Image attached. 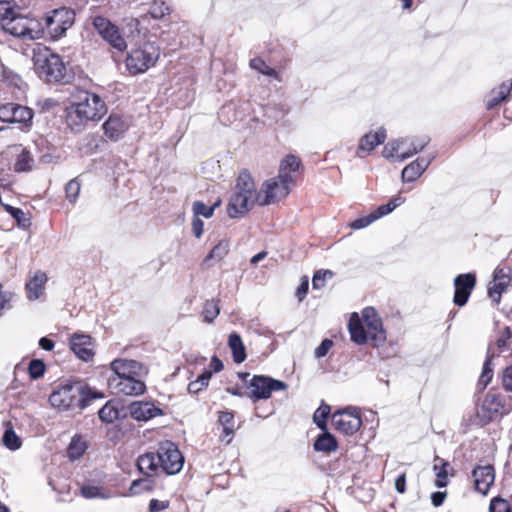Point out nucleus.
<instances>
[{"instance_id":"52","label":"nucleus","mask_w":512,"mask_h":512,"mask_svg":"<svg viewBox=\"0 0 512 512\" xmlns=\"http://www.w3.org/2000/svg\"><path fill=\"white\" fill-rule=\"evenodd\" d=\"M374 221H376V217H374V215H372L370 213L367 216H363V217H360V218L354 220L350 224V226L352 229H355V230L363 229V228L369 226L370 224H372Z\"/></svg>"},{"instance_id":"61","label":"nucleus","mask_w":512,"mask_h":512,"mask_svg":"<svg viewBox=\"0 0 512 512\" xmlns=\"http://www.w3.org/2000/svg\"><path fill=\"white\" fill-rule=\"evenodd\" d=\"M503 386L507 391H512V365L504 370Z\"/></svg>"},{"instance_id":"39","label":"nucleus","mask_w":512,"mask_h":512,"mask_svg":"<svg viewBox=\"0 0 512 512\" xmlns=\"http://www.w3.org/2000/svg\"><path fill=\"white\" fill-rule=\"evenodd\" d=\"M250 67L259 71L261 74L267 75L269 77H273L275 79L280 80L279 73L269 67L262 59L260 58H254L250 61Z\"/></svg>"},{"instance_id":"34","label":"nucleus","mask_w":512,"mask_h":512,"mask_svg":"<svg viewBox=\"0 0 512 512\" xmlns=\"http://www.w3.org/2000/svg\"><path fill=\"white\" fill-rule=\"evenodd\" d=\"M406 143L407 139L404 138L388 142L383 148V157H385L386 159H393L397 161V155H401V153L399 152L403 150Z\"/></svg>"},{"instance_id":"50","label":"nucleus","mask_w":512,"mask_h":512,"mask_svg":"<svg viewBox=\"0 0 512 512\" xmlns=\"http://www.w3.org/2000/svg\"><path fill=\"white\" fill-rule=\"evenodd\" d=\"M67 199L74 203L80 193V183L77 179L69 181L65 187Z\"/></svg>"},{"instance_id":"11","label":"nucleus","mask_w":512,"mask_h":512,"mask_svg":"<svg viewBox=\"0 0 512 512\" xmlns=\"http://www.w3.org/2000/svg\"><path fill=\"white\" fill-rule=\"evenodd\" d=\"M92 25L100 37L111 47L118 51H124L127 44L121 35L119 28L108 18L97 15L92 17Z\"/></svg>"},{"instance_id":"56","label":"nucleus","mask_w":512,"mask_h":512,"mask_svg":"<svg viewBox=\"0 0 512 512\" xmlns=\"http://www.w3.org/2000/svg\"><path fill=\"white\" fill-rule=\"evenodd\" d=\"M81 494L85 498L91 499L96 497H102L100 489L96 486L86 485L81 487Z\"/></svg>"},{"instance_id":"57","label":"nucleus","mask_w":512,"mask_h":512,"mask_svg":"<svg viewBox=\"0 0 512 512\" xmlns=\"http://www.w3.org/2000/svg\"><path fill=\"white\" fill-rule=\"evenodd\" d=\"M14 12L15 11L13 10V8L11 7L9 2L0 1V21H1V26H3L4 19L6 17L10 18Z\"/></svg>"},{"instance_id":"28","label":"nucleus","mask_w":512,"mask_h":512,"mask_svg":"<svg viewBox=\"0 0 512 512\" xmlns=\"http://www.w3.org/2000/svg\"><path fill=\"white\" fill-rule=\"evenodd\" d=\"M301 166L300 159L295 155H287L281 162L279 167L280 178H289V181L294 183L293 173L298 171Z\"/></svg>"},{"instance_id":"55","label":"nucleus","mask_w":512,"mask_h":512,"mask_svg":"<svg viewBox=\"0 0 512 512\" xmlns=\"http://www.w3.org/2000/svg\"><path fill=\"white\" fill-rule=\"evenodd\" d=\"M333 346V341L330 339H324L321 344L315 349V357L322 358L327 355L331 347Z\"/></svg>"},{"instance_id":"41","label":"nucleus","mask_w":512,"mask_h":512,"mask_svg":"<svg viewBox=\"0 0 512 512\" xmlns=\"http://www.w3.org/2000/svg\"><path fill=\"white\" fill-rule=\"evenodd\" d=\"M219 313H220V308L215 301H213V300L207 301L204 304L202 316H203V320L205 322L212 323L214 321V319L219 315Z\"/></svg>"},{"instance_id":"46","label":"nucleus","mask_w":512,"mask_h":512,"mask_svg":"<svg viewBox=\"0 0 512 512\" xmlns=\"http://www.w3.org/2000/svg\"><path fill=\"white\" fill-rule=\"evenodd\" d=\"M333 277L331 270H319L312 278V286L314 289H321L325 286L326 280Z\"/></svg>"},{"instance_id":"23","label":"nucleus","mask_w":512,"mask_h":512,"mask_svg":"<svg viewBox=\"0 0 512 512\" xmlns=\"http://www.w3.org/2000/svg\"><path fill=\"white\" fill-rule=\"evenodd\" d=\"M131 417L137 421H148L162 414V410L151 402L136 401L128 406Z\"/></svg>"},{"instance_id":"45","label":"nucleus","mask_w":512,"mask_h":512,"mask_svg":"<svg viewBox=\"0 0 512 512\" xmlns=\"http://www.w3.org/2000/svg\"><path fill=\"white\" fill-rule=\"evenodd\" d=\"M152 481L148 478L134 480L130 485V493L132 495L140 494L143 491L152 490Z\"/></svg>"},{"instance_id":"6","label":"nucleus","mask_w":512,"mask_h":512,"mask_svg":"<svg viewBox=\"0 0 512 512\" xmlns=\"http://www.w3.org/2000/svg\"><path fill=\"white\" fill-rule=\"evenodd\" d=\"M159 56V47L154 42H146L128 54L126 67L131 74L144 73L157 62Z\"/></svg>"},{"instance_id":"58","label":"nucleus","mask_w":512,"mask_h":512,"mask_svg":"<svg viewBox=\"0 0 512 512\" xmlns=\"http://www.w3.org/2000/svg\"><path fill=\"white\" fill-rule=\"evenodd\" d=\"M218 422L221 426L234 425V415L232 412L223 411L219 413Z\"/></svg>"},{"instance_id":"64","label":"nucleus","mask_w":512,"mask_h":512,"mask_svg":"<svg viewBox=\"0 0 512 512\" xmlns=\"http://www.w3.org/2000/svg\"><path fill=\"white\" fill-rule=\"evenodd\" d=\"M445 498H446V492L437 491V492L432 493L431 502H432L433 506L439 507L443 504Z\"/></svg>"},{"instance_id":"30","label":"nucleus","mask_w":512,"mask_h":512,"mask_svg":"<svg viewBox=\"0 0 512 512\" xmlns=\"http://www.w3.org/2000/svg\"><path fill=\"white\" fill-rule=\"evenodd\" d=\"M228 346L232 351L233 360L235 363H242L246 359V351L240 335L233 332L229 335Z\"/></svg>"},{"instance_id":"27","label":"nucleus","mask_w":512,"mask_h":512,"mask_svg":"<svg viewBox=\"0 0 512 512\" xmlns=\"http://www.w3.org/2000/svg\"><path fill=\"white\" fill-rule=\"evenodd\" d=\"M137 468L142 474L151 476L152 473L159 469L157 452H147L139 456L137 459Z\"/></svg>"},{"instance_id":"47","label":"nucleus","mask_w":512,"mask_h":512,"mask_svg":"<svg viewBox=\"0 0 512 512\" xmlns=\"http://www.w3.org/2000/svg\"><path fill=\"white\" fill-rule=\"evenodd\" d=\"M16 295L11 291H4L2 285H0V316L4 310L12 308V302Z\"/></svg>"},{"instance_id":"19","label":"nucleus","mask_w":512,"mask_h":512,"mask_svg":"<svg viewBox=\"0 0 512 512\" xmlns=\"http://www.w3.org/2000/svg\"><path fill=\"white\" fill-rule=\"evenodd\" d=\"M112 377L131 378L146 373L144 366L136 360L116 359L111 363Z\"/></svg>"},{"instance_id":"35","label":"nucleus","mask_w":512,"mask_h":512,"mask_svg":"<svg viewBox=\"0 0 512 512\" xmlns=\"http://www.w3.org/2000/svg\"><path fill=\"white\" fill-rule=\"evenodd\" d=\"M99 419L105 423H112L120 416L119 409L112 401H108L98 412Z\"/></svg>"},{"instance_id":"49","label":"nucleus","mask_w":512,"mask_h":512,"mask_svg":"<svg viewBox=\"0 0 512 512\" xmlns=\"http://www.w3.org/2000/svg\"><path fill=\"white\" fill-rule=\"evenodd\" d=\"M2 80L7 84L17 88H20L22 85L21 77L14 71L7 68H3L2 70Z\"/></svg>"},{"instance_id":"12","label":"nucleus","mask_w":512,"mask_h":512,"mask_svg":"<svg viewBox=\"0 0 512 512\" xmlns=\"http://www.w3.org/2000/svg\"><path fill=\"white\" fill-rule=\"evenodd\" d=\"M292 184L293 182L289 181V178H280V175L265 181L261 188L265 196L259 201V204L269 205L285 198L290 193Z\"/></svg>"},{"instance_id":"22","label":"nucleus","mask_w":512,"mask_h":512,"mask_svg":"<svg viewBox=\"0 0 512 512\" xmlns=\"http://www.w3.org/2000/svg\"><path fill=\"white\" fill-rule=\"evenodd\" d=\"M475 488L482 494H487L495 480V471L492 465L477 466L472 472Z\"/></svg>"},{"instance_id":"26","label":"nucleus","mask_w":512,"mask_h":512,"mask_svg":"<svg viewBox=\"0 0 512 512\" xmlns=\"http://www.w3.org/2000/svg\"><path fill=\"white\" fill-rule=\"evenodd\" d=\"M47 280V275L43 271L38 270L34 273L25 286L28 300L35 301L42 296Z\"/></svg>"},{"instance_id":"24","label":"nucleus","mask_w":512,"mask_h":512,"mask_svg":"<svg viewBox=\"0 0 512 512\" xmlns=\"http://www.w3.org/2000/svg\"><path fill=\"white\" fill-rule=\"evenodd\" d=\"M128 127V122L117 114H111L103 124L104 134L112 141L119 140Z\"/></svg>"},{"instance_id":"4","label":"nucleus","mask_w":512,"mask_h":512,"mask_svg":"<svg viewBox=\"0 0 512 512\" xmlns=\"http://www.w3.org/2000/svg\"><path fill=\"white\" fill-rule=\"evenodd\" d=\"M259 201L261 200L250 173L247 170H242L238 175L235 191L227 207L228 215L231 218L243 216Z\"/></svg>"},{"instance_id":"31","label":"nucleus","mask_w":512,"mask_h":512,"mask_svg":"<svg viewBox=\"0 0 512 512\" xmlns=\"http://www.w3.org/2000/svg\"><path fill=\"white\" fill-rule=\"evenodd\" d=\"M448 468H450L449 462L440 458L439 456H435L433 470L436 474L435 486L439 488L446 487L448 484Z\"/></svg>"},{"instance_id":"62","label":"nucleus","mask_w":512,"mask_h":512,"mask_svg":"<svg viewBox=\"0 0 512 512\" xmlns=\"http://www.w3.org/2000/svg\"><path fill=\"white\" fill-rule=\"evenodd\" d=\"M308 288H309L308 279L306 277H304L296 291V296L299 299V301H302L304 299V297L306 296V294L308 292Z\"/></svg>"},{"instance_id":"18","label":"nucleus","mask_w":512,"mask_h":512,"mask_svg":"<svg viewBox=\"0 0 512 512\" xmlns=\"http://www.w3.org/2000/svg\"><path fill=\"white\" fill-rule=\"evenodd\" d=\"M504 408L503 402L499 395L488 393L481 406L477 408V416L481 419L482 422L488 423L495 419L499 414H501V410Z\"/></svg>"},{"instance_id":"42","label":"nucleus","mask_w":512,"mask_h":512,"mask_svg":"<svg viewBox=\"0 0 512 512\" xmlns=\"http://www.w3.org/2000/svg\"><path fill=\"white\" fill-rule=\"evenodd\" d=\"M331 412V407L327 404H322L314 413L313 420L315 424L322 430L327 429L326 419Z\"/></svg>"},{"instance_id":"38","label":"nucleus","mask_w":512,"mask_h":512,"mask_svg":"<svg viewBox=\"0 0 512 512\" xmlns=\"http://www.w3.org/2000/svg\"><path fill=\"white\" fill-rule=\"evenodd\" d=\"M220 205V201H217L211 206H207L202 201H195L192 205V211L194 216L198 217L203 216L205 218H211L214 214V210L216 207Z\"/></svg>"},{"instance_id":"15","label":"nucleus","mask_w":512,"mask_h":512,"mask_svg":"<svg viewBox=\"0 0 512 512\" xmlns=\"http://www.w3.org/2000/svg\"><path fill=\"white\" fill-rule=\"evenodd\" d=\"M108 386L117 395L137 396L145 392L146 386L137 377H109Z\"/></svg>"},{"instance_id":"53","label":"nucleus","mask_w":512,"mask_h":512,"mask_svg":"<svg viewBox=\"0 0 512 512\" xmlns=\"http://www.w3.org/2000/svg\"><path fill=\"white\" fill-rule=\"evenodd\" d=\"M169 12V7L163 2L155 1L151 6V15L153 18L159 19L162 18Z\"/></svg>"},{"instance_id":"37","label":"nucleus","mask_w":512,"mask_h":512,"mask_svg":"<svg viewBox=\"0 0 512 512\" xmlns=\"http://www.w3.org/2000/svg\"><path fill=\"white\" fill-rule=\"evenodd\" d=\"M34 160L29 151L23 149L17 156L14 164V170L16 172H28L33 167Z\"/></svg>"},{"instance_id":"44","label":"nucleus","mask_w":512,"mask_h":512,"mask_svg":"<svg viewBox=\"0 0 512 512\" xmlns=\"http://www.w3.org/2000/svg\"><path fill=\"white\" fill-rule=\"evenodd\" d=\"M46 370V365L43 360L33 359L29 362L28 373L32 379L41 378Z\"/></svg>"},{"instance_id":"14","label":"nucleus","mask_w":512,"mask_h":512,"mask_svg":"<svg viewBox=\"0 0 512 512\" xmlns=\"http://www.w3.org/2000/svg\"><path fill=\"white\" fill-rule=\"evenodd\" d=\"M33 119V111L16 103H7L0 106V120L8 123H21L30 126Z\"/></svg>"},{"instance_id":"36","label":"nucleus","mask_w":512,"mask_h":512,"mask_svg":"<svg viewBox=\"0 0 512 512\" xmlns=\"http://www.w3.org/2000/svg\"><path fill=\"white\" fill-rule=\"evenodd\" d=\"M229 251V242L225 239L220 240L210 253L204 258L203 264H207L209 260L220 261Z\"/></svg>"},{"instance_id":"25","label":"nucleus","mask_w":512,"mask_h":512,"mask_svg":"<svg viewBox=\"0 0 512 512\" xmlns=\"http://www.w3.org/2000/svg\"><path fill=\"white\" fill-rule=\"evenodd\" d=\"M385 139V129H379L376 133L365 134L360 139L357 156L360 158L365 157V153H369L374 150L376 146L384 143Z\"/></svg>"},{"instance_id":"40","label":"nucleus","mask_w":512,"mask_h":512,"mask_svg":"<svg viewBox=\"0 0 512 512\" xmlns=\"http://www.w3.org/2000/svg\"><path fill=\"white\" fill-rule=\"evenodd\" d=\"M86 445L85 442L80 438H72V441L68 447V456L72 460L79 459L85 452Z\"/></svg>"},{"instance_id":"43","label":"nucleus","mask_w":512,"mask_h":512,"mask_svg":"<svg viewBox=\"0 0 512 512\" xmlns=\"http://www.w3.org/2000/svg\"><path fill=\"white\" fill-rule=\"evenodd\" d=\"M490 365H491V359L488 358L484 362L482 373L478 380L477 386L479 387L480 390H484L487 387V385L490 383V381L493 377V370Z\"/></svg>"},{"instance_id":"8","label":"nucleus","mask_w":512,"mask_h":512,"mask_svg":"<svg viewBox=\"0 0 512 512\" xmlns=\"http://www.w3.org/2000/svg\"><path fill=\"white\" fill-rule=\"evenodd\" d=\"M287 384L281 380L264 375H253L247 383L248 397L254 402L270 398L272 392L287 389Z\"/></svg>"},{"instance_id":"17","label":"nucleus","mask_w":512,"mask_h":512,"mask_svg":"<svg viewBox=\"0 0 512 512\" xmlns=\"http://www.w3.org/2000/svg\"><path fill=\"white\" fill-rule=\"evenodd\" d=\"M476 285V276L473 273L459 274L454 279L455 293L453 302L457 306H464Z\"/></svg>"},{"instance_id":"20","label":"nucleus","mask_w":512,"mask_h":512,"mask_svg":"<svg viewBox=\"0 0 512 512\" xmlns=\"http://www.w3.org/2000/svg\"><path fill=\"white\" fill-rule=\"evenodd\" d=\"M70 348L77 357L89 361L94 356L92 338L86 334L75 333L70 338Z\"/></svg>"},{"instance_id":"10","label":"nucleus","mask_w":512,"mask_h":512,"mask_svg":"<svg viewBox=\"0 0 512 512\" xmlns=\"http://www.w3.org/2000/svg\"><path fill=\"white\" fill-rule=\"evenodd\" d=\"M75 13L72 9L62 7L53 10L45 18V28L53 39L61 38L74 24Z\"/></svg>"},{"instance_id":"2","label":"nucleus","mask_w":512,"mask_h":512,"mask_svg":"<svg viewBox=\"0 0 512 512\" xmlns=\"http://www.w3.org/2000/svg\"><path fill=\"white\" fill-rule=\"evenodd\" d=\"M104 394L81 381L61 384L49 396L50 404L59 411L73 408L85 409L91 401L103 398Z\"/></svg>"},{"instance_id":"51","label":"nucleus","mask_w":512,"mask_h":512,"mask_svg":"<svg viewBox=\"0 0 512 512\" xmlns=\"http://www.w3.org/2000/svg\"><path fill=\"white\" fill-rule=\"evenodd\" d=\"M490 512H510L511 506L509 502L502 498H494L489 506Z\"/></svg>"},{"instance_id":"63","label":"nucleus","mask_w":512,"mask_h":512,"mask_svg":"<svg viewBox=\"0 0 512 512\" xmlns=\"http://www.w3.org/2000/svg\"><path fill=\"white\" fill-rule=\"evenodd\" d=\"M404 203V198L401 196L393 197L387 204H384L387 212L390 214L395 208Z\"/></svg>"},{"instance_id":"9","label":"nucleus","mask_w":512,"mask_h":512,"mask_svg":"<svg viewBox=\"0 0 512 512\" xmlns=\"http://www.w3.org/2000/svg\"><path fill=\"white\" fill-rule=\"evenodd\" d=\"M159 468L166 474L174 475L183 467L184 457L177 445L171 441H165L159 444L157 449Z\"/></svg>"},{"instance_id":"7","label":"nucleus","mask_w":512,"mask_h":512,"mask_svg":"<svg viewBox=\"0 0 512 512\" xmlns=\"http://www.w3.org/2000/svg\"><path fill=\"white\" fill-rule=\"evenodd\" d=\"M2 29L19 38L38 39L41 35L39 23L36 20L29 19L25 16L13 13L10 18H5Z\"/></svg>"},{"instance_id":"5","label":"nucleus","mask_w":512,"mask_h":512,"mask_svg":"<svg viewBox=\"0 0 512 512\" xmlns=\"http://www.w3.org/2000/svg\"><path fill=\"white\" fill-rule=\"evenodd\" d=\"M34 65L39 77L48 83H57L65 78L66 67L57 54L51 52L40 53L35 56Z\"/></svg>"},{"instance_id":"13","label":"nucleus","mask_w":512,"mask_h":512,"mask_svg":"<svg viewBox=\"0 0 512 512\" xmlns=\"http://www.w3.org/2000/svg\"><path fill=\"white\" fill-rule=\"evenodd\" d=\"M332 424L337 431L347 435L355 434L362 425V420L355 408L349 407L332 415Z\"/></svg>"},{"instance_id":"33","label":"nucleus","mask_w":512,"mask_h":512,"mask_svg":"<svg viewBox=\"0 0 512 512\" xmlns=\"http://www.w3.org/2000/svg\"><path fill=\"white\" fill-rule=\"evenodd\" d=\"M3 445L9 450L15 451L21 447V439L15 433L10 422H7L4 435L2 437Z\"/></svg>"},{"instance_id":"54","label":"nucleus","mask_w":512,"mask_h":512,"mask_svg":"<svg viewBox=\"0 0 512 512\" xmlns=\"http://www.w3.org/2000/svg\"><path fill=\"white\" fill-rule=\"evenodd\" d=\"M512 90V81L502 83L498 88L493 89L492 95H497L498 99L505 100Z\"/></svg>"},{"instance_id":"29","label":"nucleus","mask_w":512,"mask_h":512,"mask_svg":"<svg viewBox=\"0 0 512 512\" xmlns=\"http://www.w3.org/2000/svg\"><path fill=\"white\" fill-rule=\"evenodd\" d=\"M313 447L318 452L331 453L337 450L338 444L335 437L325 429L323 433L317 437Z\"/></svg>"},{"instance_id":"21","label":"nucleus","mask_w":512,"mask_h":512,"mask_svg":"<svg viewBox=\"0 0 512 512\" xmlns=\"http://www.w3.org/2000/svg\"><path fill=\"white\" fill-rule=\"evenodd\" d=\"M434 158V154L418 157L416 160L404 167L401 175L402 180L404 182H413L418 179L426 171Z\"/></svg>"},{"instance_id":"59","label":"nucleus","mask_w":512,"mask_h":512,"mask_svg":"<svg viewBox=\"0 0 512 512\" xmlns=\"http://www.w3.org/2000/svg\"><path fill=\"white\" fill-rule=\"evenodd\" d=\"M192 231L196 238H200L204 231L203 221L196 216H194L192 220Z\"/></svg>"},{"instance_id":"16","label":"nucleus","mask_w":512,"mask_h":512,"mask_svg":"<svg viewBox=\"0 0 512 512\" xmlns=\"http://www.w3.org/2000/svg\"><path fill=\"white\" fill-rule=\"evenodd\" d=\"M511 283V268L497 267L493 273V280L488 285V296L495 303L499 304L502 293L506 291Z\"/></svg>"},{"instance_id":"1","label":"nucleus","mask_w":512,"mask_h":512,"mask_svg":"<svg viewBox=\"0 0 512 512\" xmlns=\"http://www.w3.org/2000/svg\"><path fill=\"white\" fill-rule=\"evenodd\" d=\"M66 121L74 132H81L88 122L100 120L107 112L106 104L95 93L78 90L71 96Z\"/></svg>"},{"instance_id":"32","label":"nucleus","mask_w":512,"mask_h":512,"mask_svg":"<svg viewBox=\"0 0 512 512\" xmlns=\"http://www.w3.org/2000/svg\"><path fill=\"white\" fill-rule=\"evenodd\" d=\"M429 141L430 139L428 137L411 139L409 148L401 152V155H397V161L402 162L422 151L428 145Z\"/></svg>"},{"instance_id":"3","label":"nucleus","mask_w":512,"mask_h":512,"mask_svg":"<svg viewBox=\"0 0 512 512\" xmlns=\"http://www.w3.org/2000/svg\"><path fill=\"white\" fill-rule=\"evenodd\" d=\"M348 330L351 340L359 345L371 342L373 346L378 347L386 340L381 319L372 307L363 309L362 318L356 313L352 314L348 323Z\"/></svg>"},{"instance_id":"60","label":"nucleus","mask_w":512,"mask_h":512,"mask_svg":"<svg viewBox=\"0 0 512 512\" xmlns=\"http://www.w3.org/2000/svg\"><path fill=\"white\" fill-rule=\"evenodd\" d=\"M169 506L168 501H159L157 499H152L149 503V511L150 512H160L166 509Z\"/></svg>"},{"instance_id":"48","label":"nucleus","mask_w":512,"mask_h":512,"mask_svg":"<svg viewBox=\"0 0 512 512\" xmlns=\"http://www.w3.org/2000/svg\"><path fill=\"white\" fill-rule=\"evenodd\" d=\"M5 209L17 221L19 226L27 227L30 224L26 214L20 208L7 205Z\"/></svg>"}]
</instances>
